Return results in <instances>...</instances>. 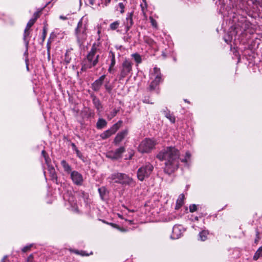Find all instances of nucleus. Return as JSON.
Instances as JSON below:
<instances>
[{
    "label": "nucleus",
    "instance_id": "obj_6",
    "mask_svg": "<svg viewBox=\"0 0 262 262\" xmlns=\"http://www.w3.org/2000/svg\"><path fill=\"white\" fill-rule=\"evenodd\" d=\"M156 144L155 140L146 138L139 145L138 150L141 153L149 152L155 147Z\"/></svg>",
    "mask_w": 262,
    "mask_h": 262
},
{
    "label": "nucleus",
    "instance_id": "obj_27",
    "mask_svg": "<svg viewBox=\"0 0 262 262\" xmlns=\"http://www.w3.org/2000/svg\"><path fill=\"white\" fill-rule=\"evenodd\" d=\"M132 56L134 58V60L136 61L137 63H140L141 62V56L138 53L133 54Z\"/></svg>",
    "mask_w": 262,
    "mask_h": 262
},
{
    "label": "nucleus",
    "instance_id": "obj_29",
    "mask_svg": "<svg viewBox=\"0 0 262 262\" xmlns=\"http://www.w3.org/2000/svg\"><path fill=\"white\" fill-rule=\"evenodd\" d=\"M191 155L189 152L187 151L185 154V157L184 158L181 159V161L183 163H187L188 160L190 158Z\"/></svg>",
    "mask_w": 262,
    "mask_h": 262
},
{
    "label": "nucleus",
    "instance_id": "obj_3",
    "mask_svg": "<svg viewBox=\"0 0 262 262\" xmlns=\"http://www.w3.org/2000/svg\"><path fill=\"white\" fill-rule=\"evenodd\" d=\"M97 47L96 43H94L86 56V59L84 61L82 69H90L95 67L98 63L99 55L97 53Z\"/></svg>",
    "mask_w": 262,
    "mask_h": 262
},
{
    "label": "nucleus",
    "instance_id": "obj_52",
    "mask_svg": "<svg viewBox=\"0 0 262 262\" xmlns=\"http://www.w3.org/2000/svg\"><path fill=\"white\" fill-rule=\"evenodd\" d=\"M129 20H130V25H132V18H129Z\"/></svg>",
    "mask_w": 262,
    "mask_h": 262
},
{
    "label": "nucleus",
    "instance_id": "obj_34",
    "mask_svg": "<svg viewBox=\"0 0 262 262\" xmlns=\"http://www.w3.org/2000/svg\"><path fill=\"white\" fill-rule=\"evenodd\" d=\"M41 154L43 155V156L44 157V158H45V160L46 164L47 165H48V164H49V161H48L49 157L46 156V151L44 150H43L42 151V152H41Z\"/></svg>",
    "mask_w": 262,
    "mask_h": 262
},
{
    "label": "nucleus",
    "instance_id": "obj_56",
    "mask_svg": "<svg viewBox=\"0 0 262 262\" xmlns=\"http://www.w3.org/2000/svg\"><path fill=\"white\" fill-rule=\"evenodd\" d=\"M121 231H125V230H121Z\"/></svg>",
    "mask_w": 262,
    "mask_h": 262
},
{
    "label": "nucleus",
    "instance_id": "obj_8",
    "mask_svg": "<svg viewBox=\"0 0 262 262\" xmlns=\"http://www.w3.org/2000/svg\"><path fill=\"white\" fill-rule=\"evenodd\" d=\"M35 15V17L33 19H31L29 20L28 23L27 24L26 27L24 30V37L23 39L25 41L26 46L27 48H28L29 42V39L28 38L30 32H29V29L33 25V24L35 23L36 19L37 18V14H34V16Z\"/></svg>",
    "mask_w": 262,
    "mask_h": 262
},
{
    "label": "nucleus",
    "instance_id": "obj_50",
    "mask_svg": "<svg viewBox=\"0 0 262 262\" xmlns=\"http://www.w3.org/2000/svg\"><path fill=\"white\" fill-rule=\"evenodd\" d=\"M176 218V216L174 215H173L172 216H171V217L169 218V220H172Z\"/></svg>",
    "mask_w": 262,
    "mask_h": 262
},
{
    "label": "nucleus",
    "instance_id": "obj_23",
    "mask_svg": "<svg viewBox=\"0 0 262 262\" xmlns=\"http://www.w3.org/2000/svg\"><path fill=\"white\" fill-rule=\"evenodd\" d=\"M151 82L149 85V90L150 91H153V90H155L156 88L157 87V86L159 84V83L160 82H159V81H155V80H151Z\"/></svg>",
    "mask_w": 262,
    "mask_h": 262
},
{
    "label": "nucleus",
    "instance_id": "obj_5",
    "mask_svg": "<svg viewBox=\"0 0 262 262\" xmlns=\"http://www.w3.org/2000/svg\"><path fill=\"white\" fill-rule=\"evenodd\" d=\"M153 170V165L150 163H146L138 170L137 178L138 180L143 181L150 176Z\"/></svg>",
    "mask_w": 262,
    "mask_h": 262
},
{
    "label": "nucleus",
    "instance_id": "obj_21",
    "mask_svg": "<svg viewBox=\"0 0 262 262\" xmlns=\"http://www.w3.org/2000/svg\"><path fill=\"white\" fill-rule=\"evenodd\" d=\"M208 235V232L207 231L203 230V231L200 232L199 233L200 239L202 241H205L207 239Z\"/></svg>",
    "mask_w": 262,
    "mask_h": 262
},
{
    "label": "nucleus",
    "instance_id": "obj_38",
    "mask_svg": "<svg viewBox=\"0 0 262 262\" xmlns=\"http://www.w3.org/2000/svg\"><path fill=\"white\" fill-rule=\"evenodd\" d=\"M33 256L32 254H30L27 258L28 262H32L33 261Z\"/></svg>",
    "mask_w": 262,
    "mask_h": 262
},
{
    "label": "nucleus",
    "instance_id": "obj_43",
    "mask_svg": "<svg viewBox=\"0 0 262 262\" xmlns=\"http://www.w3.org/2000/svg\"><path fill=\"white\" fill-rule=\"evenodd\" d=\"M143 102L144 103H151V104H152L153 103L152 102H150L148 99H145L144 100H143Z\"/></svg>",
    "mask_w": 262,
    "mask_h": 262
},
{
    "label": "nucleus",
    "instance_id": "obj_9",
    "mask_svg": "<svg viewBox=\"0 0 262 262\" xmlns=\"http://www.w3.org/2000/svg\"><path fill=\"white\" fill-rule=\"evenodd\" d=\"M121 123L122 122L119 121L117 123L114 124L109 129L104 132L100 135L101 138L102 139H106L112 135L114 134L119 128Z\"/></svg>",
    "mask_w": 262,
    "mask_h": 262
},
{
    "label": "nucleus",
    "instance_id": "obj_53",
    "mask_svg": "<svg viewBox=\"0 0 262 262\" xmlns=\"http://www.w3.org/2000/svg\"><path fill=\"white\" fill-rule=\"evenodd\" d=\"M118 216H119V217L120 218H121V219H123V217H122V215H121L119 214V215H118Z\"/></svg>",
    "mask_w": 262,
    "mask_h": 262
},
{
    "label": "nucleus",
    "instance_id": "obj_49",
    "mask_svg": "<svg viewBox=\"0 0 262 262\" xmlns=\"http://www.w3.org/2000/svg\"><path fill=\"white\" fill-rule=\"evenodd\" d=\"M113 68V67H111V66H110V67H109V68L108 69V71L109 72L111 73Z\"/></svg>",
    "mask_w": 262,
    "mask_h": 262
},
{
    "label": "nucleus",
    "instance_id": "obj_35",
    "mask_svg": "<svg viewBox=\"0 0 262 262\" xmlns=\"http://www.w3.org/2000/svg\"><path fill=\"white\" fill-rule=\"evenodd\" d=\"M118 6L120 9V12L121 13H123L124 12V6L123 3H119Z\"/></svg>",
    "mask_w": 262,
    "mask_h": 262
},
{
    "label": "nucleus",
    "instance_id": "obj_16",
    "mask_svg": "<svg viewBox=\"0 0 262 262\" xmlns=\"http://www.w3.org/2000/svg\"><path fill=\"white\" fill-rule=\"evenodd\" d=\"M163 112L165 116L172 123H174L176 121V118L174 116L171 114L167 108L163 111Z\"/></svg>",
    "mask_w": 262,
    "mask_h": 262
},
{
    "label": "nucleus",
    "instance_id": "obj_54",
    "mask_svg": "<svg viewBox=\"0 0 262 262\" xmlns=\"http://www.w3.org/2000/svg\"><path fill=\"white\" fill-rule=\"evenodd\" d=\"M162 55H163V56L164 57H166V55H165V54H164V53H163V54H162Z\"/></svg>",
    "mask_w": 262,
    "mask_h": 262
},
{
    "label": "nucleus",
    "instance_id": "obj_25",
    "mask_svg": "<svg viewBox=\"0 0 262 262\" xmlns=\"http://www.w3.org/2000/svg\"><path fill=\"white\" fill-rule=\"evenodd\" d=\"M109 56L111 58L110 66L111 67H114L116 63L115 54L113 52H110Z\"/></svg>",
    "mask_w": 262,
    "mask_h": 262
},
{
    "label": "nucleus",
    "instance_id": "obj_46",
    "mask_svg": "<svg viewBox=\"0 0 262 262\" xmlns=\"http://www.w3.org/2000/svg\"><path fill=\"white\" fill-rule=\"evenodd\" d=\"M105 89L108 90V91H110L111 90V88L110 86H108L107 84L105 85Z\"/></svg>",
    "mask_w": 262,
    "mask_h": 262
},
{
    "label": "nucleus",
    "instance_id": "obj_18",
    "mask_svg": "<svg viewBox=\"0 0 262 262\" xmlns=\"http://www.w3.org/2000/svg\"><path fill=\"white\" fill-rule=\"evenodd\" d=\"M93 102L97 110L100 112L102 110V106L100 100L96 97H94L93 99Z\"/></svg>",
    "mask_w": 262,
    "mask_h": 262
},
{
    "label": "nucleus",
    "instance_id": "obj_24",
    "mask_svg": "<svg viewBox=\"0 0 262 262\" xmlns=\"http://www.w3.org/2000/svg\"><path fill=\"white\" fill-rule=\"evenodd\" d=\"M48 170L51 174V177L53 179L56 178V174L55 172V169L53 166H50L49 165V163L48 165Z\"/></svg>",
    "mask_w": 262,
    "mask_h": 262
},
{
    "label": "nucleus",
    "instance_id": "obj_48",
    "mask_svg": "<svg viewBox=\"0 0 262 262\" xmlns=\"http://www.w3.org/2000/svg\"><path fill=\"white\" fill-rule=\"evenodd\" d=\"M104 1V2L106 4H107L108 3H110L111 2V0H103Z\"/></svg>",
    "mask_w": 262,
    "mask_h": 262
},
{
    "label": "nucleus",
    "instance_id": "obj_28",
    "mask_svg": "<svg viewBox=\"0 0 262 262\" xmlns=\"http://www.w3.org/2000/svg\"><path fill=\"white\" fill-rule=\"evenodd\" d=\"M98 191L99 192L101 198L103 199L104 195L106 194V189L105 187H102L101 188H99L98 189Z\"/></svg>",
    "mask_w": 262,
    "mask_h": 262
},
{
    "label": "nucleus",
    "instance_id": "obj_1",
    "mask_svg": "<svg viewBox=\"0 0 262 262\" xmlns=\"http://www.w3.org/2000/svg\"><path fill=\"white\" fill-rule=\"evenodd\" d=\"M180 151L174 147H166L160 151L156 157L160 161H165L164 172L168 174L176 170L179 166Z\"/></svg>",
    "mask_w": 262,
    "mask_h": 262
},
{
    "label": "nucleus",
    "instance_id": "obj_32",
    "mask_svg": "<svg viewBox=\"0 0 262 262\" xmlns=\"http://www.w3.org/2000/svg\"><path fill=\"white\" fill-rule=\"evenodd\" d=\"M197 209V207L195 204H192L189 206V210L191 212L195 211Z\"/></svg>",
    "mask_w": 262,
    "mask_h": 262
},
{
    "label": "nucleus",
    "instance_id": "obj_47",
    "mask_svg": "<svg viewBox=\"0 0 262 262\" xmlns=\"http://www.w3.org/2000/svg\"><path fill=\"white\" fill-rule=\"evenodd\" d=\"M101 33V28L100 27H98V31H97V33L98 35H99Z\"/></svg>",
    "mask_w": 262,
    "mask_h": 262
},
{
    "label": "nucleus",
    "instance_id": "obj_12",
    "mask_svg": "<svg viewBox=\"0 0 262 262\" xmlns=\"http://www.w3.org/2000/svg\"><path fill=\"white\" fill-rule=\"evenodd\" d=\"M150 79L159 82L162 80V75L159 68L157 67L154 68L153 71L150 74Z\"/></svg>",
    "mask_w": 262,
    "mask_h": 262
},
{
    "label": "nucleus",
    "instance_id": "obj_40",
    "mask_svg": "<svg viewBox=\"0 0 262 262\" xmlns=\"http://www.w3.org/2000/svg\"><path fill=\"white\" fill-rule=\"evenodd\" d=\"M46 36V29L44 28L43 30V33H42V40H44V39H45Z\"/></svg>",
    "mask_w": 262,
    "mask_h": 262
},
{
    "label": "nucleus",
    "instance_id": "obj_4",
    "mask_svg": "<svg viewBox=\"0 0 262 262\" xmlns=\"http://www.w3.org/2000/svg\"><path fill=\"white\" fill-rule=\"evenodd\" d=\"M109 178L114 182L122 185H135L134 180L124 173H114L112 174Z\"/></svg>",
    "mask_w": 262,
    "mask_h": 262
},
{
    "label": "nucleus",
    "instance_id": "obj_55",
    "mask_svg": "<svg viewBox=\"0 0 262 262\" xmlns=\"http://www.w3.org/2000/svg\"><path fill=\"white\" fill-rule=\"evenodd\" d=\"M49 42H48L47 43V46H49Z\"/></svg>",
    "mask_w": 262,
    "mask_h": 262
},
{
    "label": "nucleus",
    "instance_id": "obj_51",
    "mask_svg": "<svg viewBox=\"0 0 262 262\" xmlns=\"http://www.w3.org/2000/svg\"><path fill=\"white\" fill-rule=\"evenodd\" d=\"M7 257V256H5L4 258L2 260V262H5V259Z\"/></svg>",
    "mask_w": 262,
    "mask_h": 262
},
{
    "label": "nucleus",
    "instance_id": "obj_31",
    "mask_svg": "<svg viewBox=\"0 0 262 262\" xmlns=\"http://www.w3.org/2000/svg\"><path fill=\"white\" fill-rule=\"evenodd\" d=\"M32 244H30L29 245H28V246H26L25 247H24L23 249H22V251L23 252H28L31 249V248L32 247Z\"/></svg>",
    "mask_w": 262,
    "mask_h": 262
},
{
    "label": "nucleus",
    "instance_id": "obj_11",
    "mask_svg": "<svg viewBox=\"0 0 262 262\" xmlns=\"http://www.w3.org/2000/svg\"><path fill=\"white\" fill-rule=\"evenodd\" d=\"M71 178L73 182L77 185H81L83 182L82 174L77 171H73L71 172Z\"/></svg>",
    "mask_w": 262,
    "mask_h": 262
},
{
    "label": "nucleus",
    "instance_id": "obj_42",
    "mask_svg": "<svg viewBox=\"0 0 262 262\" xmlns=\"http://www.w3.org/2000/svg\"><path fill=\"white\" fill-rule=\"evenodd\" d=\"M71 145H72V146L73 147V149L74 150H75V151H76V149H78L74 143H72Z\"/></svg>",
    "mask_w": 262,
    "mask_h": 262
},
{
    "label": "nucleus",
    "instance_id": "obj_20",
    "mask_svg": "<svg viewBox=\"0 0 262 262\" xmlns=\"http://www.w3.org/2000/svg\"><path fill=\"white\" fill-rule=\"evenodd\" d=\"M61 164L63 168H64L65 171L67 172H70L71 171V166L65 160H62L61 162Z\"/></svg>",
    "mask_w": 262,
    "mask_h": 262
},
{
    "label": "nucleus",
    "instance_id": "obj_30",
    "mask_svg": "<svg viewBox=\"0 0 262 262\" xmlns=\"http://www.w3.org/2000/svg\"><path fill=\"white\" fill-rule=\"evenodd\" d=\"M118 112V110H117L116 108L114 109L111 112V114H110V115H108V118L110 119H111L112 118H113L114 117H115L117 115Z\"/></svg>",
    "mask_w": 262,
    "mask_h": 262
},
{
    "label": "nucleus",
    "instance_id": "obj_17",
    "mask_svg": "<svg viewBox=\"0 0 262 262\" xmlns=\"http://www.w3.org/2000/svg\"><path fill=\"white\" fill-rule=\"evenodd\" d=\"M184 194H181L176 202V205L175 206L176 209H179L183 205L184 203Z\"/></svg>",
    "mask_w": 262,
    "mask_h": 262
},
{
    "label": "nucleus",
    "instance_id": "obj_41",
    "mask_svg": "<svg viewBox=\"0 0 262 262\" xmlns=\"http://www.w3.org/2000/svg\"><path fill=\"white\" fill-rule=\"evenodd\" d=\"M70 251L76 254L79 255L80 251L76 250H70Z\"/></svg>",
    "mask_w": 262,
    "mask_h": 262
},
{
    "label": "nucleus",
    "instance_id": "obj_33",
    "mask_svg": "<svg viewBox=\"0 0 262 262\" xmlns=\"http://www.w3.org/2000/svg\"><path fill=\"white\" fill-rule=\"evenodd\" d=\"M149 19L152 26L154 27H157V24L156 21L152 17H150Z\"/></svg>",
    "mask_w": 262,
    "mask_h": 262
},
{
    "label": "nucleus",
    "instance_id": "obj_19",
    "mask_svg": "<svg viewBox=\"0 0 262 262\" xmlns=\"http://www.w3.org/2000/svg\"><path fill=\"white\" fill-rule=\"evenodd\" d=\"M106 124L107 122L104 119L100 118L96 123V127L98 129H102L106 126Z\"/></svg>",
    "mask_w": 262,
    "mask_h": 262
},
{
    "label": "nucleus",
    "instance_id": "obj_39",
    "mask_svg": "<svg viewBox=\"0 0 262 262\" xmlns=\"http://www.w3.org/2000/svg\"><path fill=\"white\" fill-rule=\"evenodd\" d=\"M67 56H68V53L67 52L65 54V56H66L65 61L67 63V64L70 63V59L68 58Z\"/></svg>",
    "mask_w": 262,
    "mask_h": 262
},
{
    "label": "nucleus",
    "instance_id": "obj_2",
    "mask_svg": "<svg viewBox=\"0 0 262 262\" xmlns=\"http://www.w3.org/2000/svg\"><path fill=\"white\" fill-rule=\"evenodd\" d=\"M88 21V17H82L75 30L77 42L80 47L84 45L87 39Z\"/></svg>",
    "mask_w": 262,
    "mask_h": 262
},
{
    "label": "nucleus",
    "instance_id": "obj_44",
    "mask_svg": "<svg viewBox=\"0 0 262 262\" xmlns=\"http://www.w3.org/2000/svg\"><path fill=\"white\" fill-rule=\"evenodd\" d=\"M125 221L128 222L129 224L131 225L132 224H133V221L132 220H127V219H125Z\"/></svg>",
    "mask_w": 262,
    "mask_h": 262
},
{
    "label": "nucleus",
    "instance_id": "obj_45",
    "mask_svg": "<svg viewBox=\"0 0 262 262\" xmlns=\"http://www.w3.org/2000/svg\"><path fill=\"white\" fill-rule=\"evenodd\" d=\"M59 18L61 19H62V20H66V19H67V17L66 16H63V15H60Z\"/></svg>",
    "mask_w": 262,
    "mask_h": 262
},
{
    "label": "nucleus",
    "instance_id": "obj_7",
    "mask_svg": "<svg viewBox=\"0 0 262 262\" xmlns=\"http://www.w3.org/2000/svg\"><path fill=\"white\" fill-rule=\"evenodd\" d=\"M133 63L128 59H125L122 63L120 79H123L132 71Z\"/></svg>",
    "mask_w": 262,
    "mask_h": 262
},
{
    "label": "nucleus",
    "instance_id": "obj_37",
    "mask_svg": "<svg viewBox=\"0 0 262 262\" xmlns=\"http://www.w3.org/2000/svg\"><path fill=\"white\" fill-rule=\"evenodd\" d=\"M79 255L81 256H89L90 254L89 253H86V252L84 251H80Z\"/></svg>",
    "mask_w": 262,
    "mask_h": 262
},
{
    "label": "nucleus",
    "instance_id": "obj_14",
    "mask_svg": "<svg viewBox=\"0 0 262 262\" xmlns=\"http://www.w3.org/2000/svg\"><path fill=\"white\" fill-rule=\"evenodd\" d=\"M105 76L104 75L100 76L98 79L95 80L92 84V89L95 91H98L100 90Z\"/></svg>",
    "mask_w": 262,
    "mask_h": 262
},
{
    "label": "nucleus",
    "instance_id": "obj_10",
    "mask_svg": "<svg viewBox=\"0 0 262 262\" xmlns=\"http://www.w3.org/2000/svg\"><path fill=\"white\" fill-rule=\"evenodd\" d=\"M124 151V147H120L115 151H110L107 152L106 157L111 159H118L122 157V154Z\"/></svg>",
    "mask_w": 262,
    "mask_h": 262
},
{
    "label": "nucleus",
    "instance_id": "obj_22",
    "mask_svg": "<svg viewBox=\"0 0 262 262\" xmlns=\"http://www.w3.org/2000/svg\"><path fill=\"white\" fill-rule=\"evenodd\" d=\"M120 24V22L119 20H116L111 23L110 25V29L111 30H116L119 26Z\"/></svg>",
    "mask_w": 262,
    "mask_h": 262
},
{
    "label": "nucleus",
    "instance_id": "obj_26",
    "mask_svg": "<svg viewBox=\"0 0 262 262\" xmlns=\"http://www.w3.org/2000/svg\"><path fill=\"white\" fill-rule=\"evenodd\" d=\"M262 256V247H259L255 252L253 259L257 260L259 257Z\"/></svg>",
    "mask_w": 262,
    "mask_h": 262
},
{
    "label": "nucleus",
    "instance_id": "obj_15",
    "mask_svg": "<svg viewBox=\"0 0 262 262\" xmlns=\"http://www.w3.org/2000/svg\"><path fill=\"white\" fill-rule=\"evenodd\" d=\"M128 134V130L127 129H124L117 134L116 136L115 137L114 139V143L115 144H118L120 142H121L124 138Z\"/></svg>",
    "mask_w": 262,
    "mask_h": 262
},
{
    "label": "nucleus",
    "instance_id": "obj_13",
    "mask_svg": "<svg viewBox=\"0 0 262 262\" xmlns=\"http://www.w3.org/2000/svg\"><path fill=\"white\" fill-rule=\"evenodd\" d=\"M184 232L183 227L181 225H175L172 229L171 238L177 239L181 237Z\"/></svg>",
    "mask_w": 262,
    "mask_h": 262
},
{
    "label": "nucleus",
    "instance_id": "obj_36",
    "mask_svg": "<svg viewBox=\"0 0 262 262\" xmlns=\"http://www.w3.org/2000/svg\"><path fill=\"white\" fill-rule=\"evenodd\" d=\"M75 152L76 153L77 157H78L79 158L81 159L82 157V155L81 152L78 149H76V151Z\"/></svg>",
    "mask_w": 262,
    "mask_h": 262
}]
</instances>
